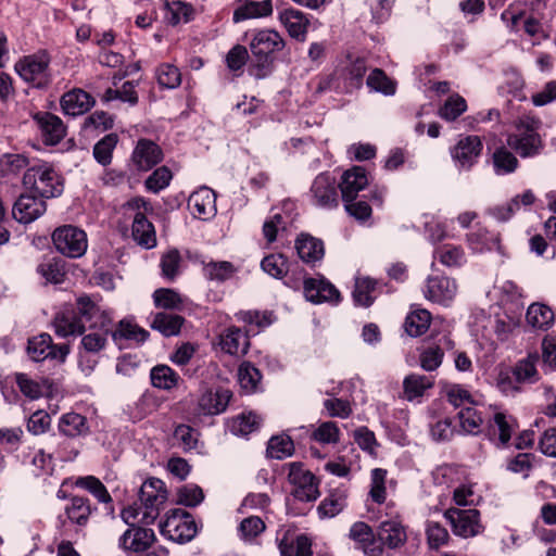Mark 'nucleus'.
<instances>
[{"instance_id": "f257e3e1", "label": "nucleus", "mask_w": 556, "mask_h": 556, "mask_svg": "<svg viewBox=\"0 0 556 556\" xmlns=\"http://www.w3.org/2000/svg\"><path fill=\"white\" fill-rule=\"evenodd\" d=\"M94 318L101 319L103 325L106 320V313L101 311L90 298L80 296L77 299L76 307H64L55 314L52 326L59 337L80 336L85 332L86 325L89 329L98 325V321H92Z\"/></svg>"}, {"instance_id": "f03ea898", "label": "nucleus", "mask_w": 556, "mask_h": 556, "mask_svg": "<svg viewBox=\"0 0 556 556\" xmlns=\"http://www.w3.org/2000/svg\"><path fill=\"white\" fill-rule=\"evenodd\" d=\"M167 500L164 482L157 478L146 480L139 491L140 505L134 504L122 510V518L128 526L151 525L160 515Z\"/></svg>"}, {"instance_id": "7ed1b4c3", "label": "nucleus", "mask_w": 556, "mask_h": 556, "mask_svg": "<svg viewBox=\"0 0 556 556\" xmlns=\"http://www.w3.org/2000/svg\"><path fill=\"white\" fill-rule=\"evenodd\" d=\"M285 46L283 38L274 29H261L252 34L249 48L255 62L256 78H264L269 73L274 54Z\"/></svg>"}, {"instance_id": "20e7f679", "label": "nucleus", "mask_w": 556, "mask_h": 556, "mask_svg": "<svg viewBox=\"0 0 556 556\" xmlns=\"http://www.w3.org/2000/svg\"><path fill=\"white\" fill-rule=\"evenodd\" d=\"M23 184L46 199L59 197L63 192L62 177L48 164L28 168L23 176Z\"/></svg>"}, {"instance_id": "39448f33", "label": "nucleus", "mask_w": 556, "mask_h": 556, "mask_svg": "<svg viewBox=\"0 0 556 556\" xmlns=\"http://www.w3.org/2000/svg\"><path fill=\"white\" fill-rule=\"evenodd\" d=\"M125 207L127 211L135 212L131 225L134 240L146 249L154 248L156 245L155 229L144 214L151 208L150 204L143 198H134L125 204Z\"/></svg>"}, {"instance_id": "423d86ee", "label": "nucleus", "mask_w": 556, "mask_h": 556, "mask_svg": "<svg viewBox=\"0 0 556 556\" xmlns=\"http://www.w3.org/2000/svg\"><path fill=\"white\" fill-rule=\"evenodd\" d=\"M160 531L168 540L184 544L195 536L198 529L189 513L175 508L166 514V519L160 523Z\"/></svg>"}, {"instance_id": "0eeeda50", "label": "nucleus", "mask_w": 556, "mask_h": 556, "mask_svg": "<svg viewBox=\"0 0 556 556\" xmlns=\"http://www.w3.org/2000/svg\"><path fill=\"white\" fill-rule=\"evenodd\" d=\"M50 56L46 51L26 55L15 64L21 78L35 88H45L51 81L49 72Z\"/></svg>"}, {"instance_id": "6e6552de", "label": "nucleus", "mask_w": 556, "mask_h": 556, "mask_svg": "<svg viewBox=\"0 0 556 556\" xmlns=\"http://www.w3.org/2000/svg\"><path fill=\"white\" fill-rule=\"evenodd\" d=\"M52 241L61 254L72 258L83 256L88 247L86 232L73 225L58 227L52 233Z\"/></svg>"}, {"instance_id": "1a4fd4ad", "label": "nucleus", "mask_w": 556, "mask_h": 556, "mask_svg": "<svg viewBox=\"0 0 556 556\" xmlns=\"http://www.w3.org/2000/svg\"><path fill=\"white\" fill-rule=\"evenodd\" d=\"M288 481L294 486L292 494L302 502H312L319 496L316 477L302 463L288 464Z\"/></svg>"}, {"instance_id": "9d476101", "label": "nucleus", "mask_w": 556, "mask_h": 556, "mask_svg": "<svg viewBox=\"0 0 556 556\" xmlns=\"http://www.w3.org/2000/svg\"><path fill=\"white\" fill-rule=\"evenodd\" d=\"M444 517L450 522L454 534L465 539L478 535L483 529L480 522V513L473 508L451 507L445 510Z\"/></svg>"}, {"instance_id": "9b49d317", "label": "nucleus", "mask_w": 556, "mask_h": 556, "mask_svg": "<svg viewBox=\"0 0 556 556\" xmlns=\"http://www.w3.org/2000/svg\"><path fill=\"white\" fill-rule=\"evenodd\" d=\"M311 198L314 205L321 208H334L339 205L336 178L321 173L311 186Z\"/></svg>"}, {"instance_id": "f8f14e48", "label": "nucleus", "mask_w": 556, "mask_h": 556, "mask_svg": "<svg viewBox=\"0 0 556 556\" xmlns=\"http://www.w3.org/2000/svg\"><path fill=\"white\" fill-rule=\"evenodd\" d=\"M45 199L33 194H21L13 205V217L22 224H29L36 220L47 210Z\"/></svg>"}, {"instance_id": "ddd939ff", "label": "nucleus", "mask_w": 556, "mask_h": 556, "mask_svg": "<svg viewBox=\"0 0 556 556\" xmlns=\"http://www.w3.org/2000/svg\"><path fill=\"white\" fill-rule=\"evenodd\" d=\"M163 160L162 149L150 139H139L131 154V161L138 170H149Z\"/></svg>"}, {"instance_id": "4468645a", "label": "nucleus", "mask_w": 556, "mask_h": 556, "mask_svg": "<svg viewBox=\"0 0 556 556\" xmlns=\"http://www.w3.org/2000/svg\"><path fill=\"white\" fill-rule=\"evenodd\" d=\"M232 393L228 389H206L198 401V409L203 415H217L226 410Z\"/></svg>"}, {"instance_id": "2eb2a0df", "label": "nucleus", "mask_w": 556, "mask_h": 556, "mask_svg": "<svg viewBox=\"0 0 556 556\" xmlns=\"http://www.w3.org/2000/svg\"><path fill=\"white\" fill-rule=\"evenodd\" d=\"M155 534L152 529L130 526L119 538V546L128 552L140 553L147 551L154 542Z\"/></svg>"}, {"instance_id": "dca6fc26", "label": "nucleus", "mask_w": 556, "mask_h": 556, "mask_svg": "<svg viewBox=\"0 0 556 556\" xmlns=\"http://www.w3.org/2000/svg\"><path fill=\"white\" fill-rule=\"evenodd\" d=\"M304 295L312 303L339 302L340 292L325 279L307 278L304 280Z\"/></svg>"}, {"instance_id": "f3484780", "label": "nucleus", "mask_w": 556, "mask_h": 556, "mask_svg": "<svg viewBox=\"0 0 556 556\" xmlns=\"http://www.w3.org/2000/svg\"><path fill=\"white\" fill-rule=\"evenodd\" d=\"M215 201V192L208 187H201L190 194L188 207L195 217L207 219L216 212Z\"/></svg>"}, {"instance_id": "a211bd4d", "label": "nucleus", "mask_w": 556, "mask_h": 556, "mask_svg": "<svg viewBox=\"0 0 556 556\" xmlns=\"http://www.w3.org/2000/svg\"><path fill=\"white\" fill-rule=\"evenodd\" d=\"M271 14V0H236V8L233 10L232 21L237 24L251 18L267 17Z\"/></svg>"}, {"instance_id": "6ab92c4d", "label": "nucleus", "mask_w": 556, "mask_h": 556, "mask_svg": "<svg viewBox=\"0 0 556 556\" xmlns=\"http://www.w3.org/2000/svg\"><path fill=\"white\" fill-rule=\"evenodd\" d=\"M456 291L457 286L453 279L445 276H433L427 280L425 295L430 301L446 304L454 299Z\"/></svg>"}, {"instance_id": "aec40b11", "label": "nucleus", "mask_w": 556, "mask_h": 556, "mask_svg": "<svg viewBox=\"0 0 556 556\" xmlns=\"http://www.w3.org/2000/svg\"><path fill=\"white\" fill-rule=\"evenodd\" d=\"M368 185L366 170L363 167L354 166L345 170L342 175L339 188L341 190L342 200L344 202L354 201L359 191L364 190Z\"/></svg>"}, {"instance_id": "412c9836", "label": "nucleus", "mask_w": 556, "mask_h": 556, "mask_svg": "<svg viewBox=\"0 0 556 556\" xmlns=\"http://www.w3.org/2000/svg\"><path fill=\"white\" fill-rule=\"evenodd\" d=\"M43 142L49 146L58 144L65 136V126L62 119L49 112L37 113L35 115Z\"/></svg>"}, {"instance_id": "4be33fe9", "label": "nucleus", "mask_w": 556, "mask_h": 556, "mask_svg": "<svg viewBox=\"0 0 556 556\" xmlns=\"http://www.w3.org/2000/svg\"><path fill=\"white\" fill-rule=\"evenodd\" d=\"M482 151V142L478 136H467L460 139L452 150L453 159L462 166L469 168Z\"/></svg>"}, {"instance_id": "5701e85b", "label": "nucleus", "mask_w": 556, "mask_h": 556, "mask_svg": "<svg viewBox=\"0 0 556 556\" xmlns=\"http://www.w3.org/2000/svg\"><path fill=\"white\" fill-rule=\"evenodd\" d=\"M61 108L64 114L78 116L88 112L94 104V99L83 89H73L61 98Z\"/></svg>"}, {"instance_id": "b1692460", "label": "nucleus", "mask_w": 556, "mask_h": 556, "mask_svg": "<svg viewBox=\"0 0 556 556\" xmlns=\"http://www.w3.org/2000/svg\"><path fill=\"white\" fill-rule=\"evenodd\" d=\"M378 541L389 548H397L407 540L405 527L397 518L382 521L377 530Z\"/></svg>"}, {"instance_id": "393cba45", "label": "nucleus", "mask_w": 556, "mask_h": 556, "mask_svg": "<svg viewBox=\"0 0 556 556\" xmlns=\"http://www.w3.org/2000/svg\"><path fill=\"white\" fill-rule=\"evenodd\" d=\"M219 345L225 353L230 355H244L250 348V341L247 332L239 327L231 326L220 333Z\"/></svg>"}, {"instance_id": "a878e982", "label": "nucleus", "mask_w": 556, "mask_h": 556, "mask_svg": "<svg viewBox=\"0 0 556 556\" xmlns=\"http://www.w3.org/2000/svg\"><path fill=\"white\" fill-rule=\"evenodd\" d=\"M507 143L522 157L536 155L542 147L540 135L532 129H527L519 136H509Z\"/></svg>"}, {"instance_id": "bb28decb", "label": "nucleus", "mask_w": 556, "mask_h": 556, "mask_svg": "<svg viewBox=\"0 0 556 556\" xmlns=\"http://www.w3.org/2000/svg\"><path fill=\"white\" fill-rule=\"evenodd\" d=\"M295 249L300 258L307 264H315L325 254L324 242L311 235L302 233L295 241Z\"/></svg>"}, {"instance_id": "cd10ccee", "label": "nucleus", "mask_w": 556, "mask_h": 556, "mask_svg": "<svg viewBox=\"0 0 556 556\" xmlns=\"http://www.w3.org/2000/svg\"><path fill=\"white\" fill-rule=\"evenodd\" d=\"M279 18L292 38H295L300 41L305 40L309 22L301 11L294 9H286L280 13Z\"/></svg>"}, {"instance_id": "c85d7f7f", "label": "nucleus", "mask_w": 556, "mask_h": 556, "mask_svg": "<svg viewBox=\"0 0 556 556\" xmlns=\"http://www.w3.org/2000/svg\"><path fill=\"white\" fill-rule=\"evenodd\" d=\"M540 361L538 352L529 353L527 357L518 361L513 368V376L517 383H535L540 379L536 364Z\"/></svg>"}, {"instance_id": "c756f323", "label": "nucleus", "mask_w": 556, "mask_h": 556, "mask_svg": "<svg viewBox=\"0 0 556 556\" xmlns=\"http://www.w3.org/2000/svg\"><path fill=\"white\" fill-rule=\"evenodd\" d=\"M279 552L281 556H312V543L305 535H298L295 539L290 538L285 532L279 540Z\"/></svg>"}, {"instance_id": "7c9ffc66", "label": "nucleus", "mask_w": 556, "mask_h": 556, "mask_svg": "<svg viewBox=\"0 0 556 556\" xmlns=\"http://www.w3.org/2000/svg\"><path fill=\"white\" fill-rule=\"evenodd\" d=\"M184 323L185 318L180 315L159 312L153 316L150 327L164 337H174L179 334Z\"/></svg>"}, {"instance_id": "2f4dec72", "label": "nucleus", "mask_w": 556, "mask_h": 556, "mask_svg": "<svg viewBox=\"0 0 556 556\" xmlns=\"http://www.w3.org/2000/svg\"><path fill=\"white\" fill-rule=\"evenodd\" d=\"M92 321H98V325L91 331L81 338V346L88 353H98L104 349L108 341L110 317L106 315V320L102 325L101 319L94 318Z\"/></svg>"}, {"instance_id": "473e14b6", "label": "nucleus", "mask_w": 556, "mask_h": 556, "mask_svg": "<svg viewBox=\"0 0 556 556\" xmlns=\"http://www.w3.org/2000/svg\"><path fill=\"white\" fill-rule=\"evenodd\" d=\"M64 509L67 519L80 527L88 523L92 513L90 501L81 496H72Z\"/></svg>"}, {"instance_id": "72a5a7b5", "label": "nucleus", "mask_w": 556, "mask_h": 556, "mask_svg": "<svg viewBox=\"0 0 556 556\" xmlns=\"http://www.w3.org/2000/svg\"><path fill=\"white\" fill-rule=\"evenodd\" d=\"M535 201V195L531 190H526L522 194L514 197L509 203L502 206H496L492 210L493 215L502 222L510 218L521 205L529 206Z\"/></svg>"}, {"instance_id": "f704fd0d", "label": "nucleus", "mask_w": 556, "mask_h": 556, "mask_svg": "<svg viewBox=\"0 0 556 556\" xmlns=\"http://www.w3.org/2000/svg\"><path fill=\"white\" fill-rule=\"evenodd\" d=\"M52 338L48 333H40L36 337L28 339L27 342V354L34 362H42L46 358H50L53 354Z\"/></svg>"}, {"instance_id": "c9c22d12", "label": "nucleus", "mask_w": 556, "mask_h": 556, "mask_svg": "<svg viewBox=\"0 0 556 556\" xmlns=\"http://www.w3.org/2000/svg\"><path fill=\"white\" fill-rule=\"evenodd\" d=\"M526 318L533 328L546 330L554 323V313L547 305L533 303L528 307Z\"/></svg>"}, {"instance_id": "e433bc0d", "label": "nucleus", "mask_w": 556, "mask_h": 556, "mask_svg": "<svg viewBox=\"0 0 556 556\" xmlns=\"http://www.w3.org/2000/svg\"><path fill=\"white\" fill-rule=\"evenodd\" d=\"M432 379L427 376L408 375L403 381L404 396L408 401L421 397L425 391L432 388Z\"/></svg>"}, {"instance_id": "4c0bfd02", "label": "nucleus", "mask_w": 556, "mask_h": 556, "mask_svg": "<svg viewBox=\"0 0 556 556\" xmlns=\"http://www.w3.org/2000/svg\"><path fill=\"white\" fill-rule=\"evenodd\" d=\"M37 271L51 283H61L66 276V264L60 257H52L38 265Z\"/></svg>"}, {"instance_id": "58836bf2", "label": "nucleus", "mask_w": 556, "mask_h": 556, "mask_svg": "<svg viewBox=\"0 0 556 556\" xmlns=\"http://www.w3.org/2000/svg\"><path fill=\"white\" fill-rule=\"evenodd\" d=\"M166 20L175 26L180 23H188L194 18L195 10L190 3L176 0L166 3Z\"/></svg>"}, {"instance_id": "ea45409f", "label": "nucleus", "mask_w": 556, "mask_h": 556, "mask_svg": "<svg viewBox=\"0 0 556 556\" xmlns=\"http://www.w3.org/2000/svg\"><path fill=\"white\" fill-rule=\"evenodd\" d=\"M152 386L162 390H172L177 387L179 375L167 365H157L151 369Z\"/></svg>"}, {"instance_id": "a19ab883", "label": "nucleus", "mask_w": 556, "mask_h": 556, "mask_svg": "<svg viewBox=\"0 0 556 556\" xmlns=\"http://www.w3.org/2000/svg\"><path fill=\"white\" fill-rule=\"evenodd\" d=\"M59 429L66 437H78L87 433V420L80 414L67 413L61 417Z\"/></svg>"}, {"instance_id": "79ce46f5", "label": "nucleus", "mask_w": 556, "mask_h": 556, "mask_svg": "<svg viewBox=\"0 0 556 556\" xmlns=\"http://www.w3.org/2000/svg\"><path fill=\"white\" fill-rule=\"evenodd\" d=\"M434 257L447 267H459L466 262L463 248L454 244H443L437 248Z\"/></svg>"}, {"instance_id": "37998d69", "label": "nucleus", "mask_w": 556, "mask_h": 556, "mask_svg": "<svg viewBox=\"0 0 556 556\" xmlns=\"http://www.w3.org/2000/svg\"><path fill=\"white\" fill-rule=\"evenodd\" d=\"M15 382L20 391L30 400L41 397L43 389L50 386L48 379H42L41 382H38L24 372L15 374Z\"/></svg>"}, {"instance_id": "c03bdc74", "label": "nucleus", "mask_w": 556, "mask_h": 556, "mask_svg": "<svg viewBox=\"0 0 556 556\" xmlns=\"http://www.w3.org/2000/svg\"><path fill=\"white\" fill-rule=\"evenodd\" d=\"M366 84L369 89L384 96H393L396 91V83L388 77L380 68L371 71L367 77Z\"/></svg>"}, {"instance_id": "a18cd8bd", "label": "nucleus", "mask_w": 556, "mask_h": 556, "mask_svg": "<svg viewBox=\"0 0 556 556\" xmlns=\"http://www.w3.org/2000/svg\"><path fill=\"white\" fill-rule=\"evenodd\" d=\"M431 321L430 313L427 309L412 312L405 319V330L410 337L424 334Z\"/></svg>"}, {"instance_id": "49530a36", "label": "nucleus", "mask_w": 556, "mask_h": 556, "mask_svg": "<svg viewBox=\"0 0 556 556\" xmlns=\"http://www.w3.org/2000/svg\"><path fill=\"white\" fill-rule=\"evenodd\" d=\"M294 452V444L288 435H275L268 441L267 456L275 459H283L291 456Z\"/></svg>"}, {"instance_id": "de8ad7c7", "label": "nucleus", "mask_w": 556, "mask_h": 556, "mask_svg": "<svg viewBox=\"0 0 556 556\" xmlns=\"http://www.w3.org/2000/svg\"><path fill=\"white\" fill-rule=\"evenodd\" d=\"M118 142V136L114 132L105 135L93 147V156L98 163L105 166L112 162L113 151Z\"/></svg>"}, {"instance_id": "09e8293b", "label": "nucleus", "mask_w": 556, "mask_h": 556, "mask_svg": "<svg viewBox=\"0 0 556 556\" xmlns=\"http://www.w3.org/2000/svg\"><path fill=\"white\" fill-rule=\"evenodd\" d=\"M262 269L269 276L281 279L288 270V260L282 254H270L263 258L261 262Z\"/></svg>"}, {"instance_id": "8fccbe9b", "label": "nucleus", "mask_w": 556, "mask_h": 556, "mask_svg": "<svg viewBox=\"0 0 556 556\" xmlns=\"http://www.w3.org/2000/svg\"><path fill=\"white\" fill-rule=\"evenodd\" d=\"M152 296L154 305L164 309H179L184 303L181 295L173 289H156Z\"/></svg>"}, {"instance_id": "3c124183", "label": "nucleus", "mask_w": 556, "mask_h": 556, "mask_svg": "<svg viewBox=\"0 0 556 556\" xmlns=\"http://www.w3.org/2000/svg\"><path fill=\"white\" fill-rule=\"evenodd\" d=\"M376 289V281L368 278H356L353 290V299L356 304L368 307L372 304L371 292Z\"/></svg>"}, {"instance_id": "603ef678", "label": "nucleus", "mask_w": 556, "mask_h": 556, "mask_svg": "<svg viewBox=\"0 0 556 556\" xmlns=\"http://www.w3.org/2000/svg\"><path fill=\"white\" fill-rule=\"evenodd\" d=\"M367 72L364 59L357 58L345 68V86L349 90L359 89L363 86V78Z\"/></svg>"}, {"instance_id": "864d4df0", "label": "nucleus", "mask_w": 556, "mask_h": 556, "mask_svg": "<svg viewBox=\"0 0 556 556\" xmlns=\"http://www.w3.org/2000/svg\"><path fill=\"white\" fill-rule=\"evenodd\" d=\"M76 485L90 492L101 503H110L112 501L105 485L93 476L78 478Z\"/></svg>"}, {"instance_id": "5fc2aeb1", "label": "nucleus", "mask_w": 556, "mask_h": 556, "mask_svg": "<svg viewBox=\"0 0 556 556\" xmlns=\"http://www.w3.org/2000/svg\"><path fill=\"white\" fill-rule=\"evenodd\" d=\"M238 379L242 389L248 392L255 391L262 379L260 370L251 363H242L238 369Z\"/></svg>"}, {"instance_id": "6e6d98bb", "label": "nucleus", "mask_w": 556, "mask_h": 556, "mask_svg": "<svg viewBox=\"0 0 556 556\" xmlns=\"http://www.w3.org/2000/svg\"><path fill=\"white\" fill-rule=\"evenodd\" d=\"M467 110L465 99L458 94L451 96L440 108L439 115L441 118L453 122Z\"/></svg>"}, {"instance_id": "4d7b16f0", "label": "nucleus", "mask_w": 556, "mask_h": 556, "mask_svg": "<svg viewBox=\"0 0 556 556\" xmlns=\"http://www.w3.org/2000/svg\"><path fill=\"white\" fill-rule=\"evenodd\" d=\"M457 416L459 419L460 427L465 432L472 434L479 432L483 420L481 415L472 405L463 407L458 412Z\"/></svg>"}, {"instance_id": "13d9d810", "label": "nucleus", "mask_w": 556, "mask_h": 556, "mask_svg": "<svg viewBox=\"0 0 556 556\" xmlns=\"http://www.w3.org/2000/svg\"><path fill=\"white\" fill-rule=\"evenodd\" d=\"M493 164L496 174H509L518 167V160L507 149L500 148L493 154Z\"/></svg>"}, {"instance_id": "bf43d9fd", "label": "nucleus", "mask_w": 556, "mask_h": 556, "mask_svg": "<svg viewBox=\"0 0 556 556\" xmlns=\"http://www.w3.org/2000/svg\"><path fill=\"white\" fill-rule=\"evenodd\" d=\"M204 271L208 279L223 282L233 276L236 268L232 263L227 261L210 262L205 265Z\"/></svg>"}, {"instance_id": "052dcab7", "label": "nucleus", "mask_w": 556, "mask_h": 556, "mask_svg": "<svg viewBox=\"0 0 556 556\" xmlns=\"http://www.w3.org/2000/svg\"><path fill=\"white\" fill-rule=\"evenodd\" d=\"M112 337L115 341L119 339H128L143 342L148 339L149 332L137 325L122 320L119 321L117 329L112 332Z\"/></svg>"}, {"instance_id": "680f3d73", "label": "nucleus", "mask_w": 556, "mask_h": 556, "mask_svg": "<svg viewBox=\"0 0 556 556\" xmlns=\"http://www.w3.org/2000/svg\"><path fill=\"white\" fill-rule=\"evenodd\" d=\"M156 79L162 88L174 89L181 83L179 70L172 64H161L156 68Z\"/></svg>"}, {"instance_id": "e2e57ef3", "label": "nucleus", "mask_w": 556, "mask_h": 556, "mask_svg": "<svg viewBox=\"0 0 556 556\" xmlns=\"http://www.w3.org/2000/svg\"><path fill=\"white\" fill-rule=\"evenodd\" d=\"M386 469L375 468L371 470V486L369 491V496L375 503L381 504L386 501Z\"/></svg>"}, {"instance_id": "0e129e2a", "label": "nucleus", "mask_w": 556, "mask_h": 556, "mask_svg": "<svg viewBox=\"0 0 556 556\" xmlns=\"http://www.w3.org/2000/svg\"><path fill=\"white\" fill-rule=\"evenodd\" d=\"M172 178V172L166 166H161L146 179L144 186L149 191L157 193L169 185Z\"/></svg>"}, {"instance_id": "69168bd1", "label": "nucleus", "mask_w": 556, "mask_h": 556, "mask_svg": "<svg viewBox=\"0 0 556 556\" xmlns=\"http://www.w3.org/2000/svg\"><path fill=\"white\" fill-rule=\"evenodd\" d=\"M345 506V495L331 493L318 506V513L321 517H334Z\"/></svg>"}, {"instance_id": "338daca9", "label": "nucleus", "mask_w": 556, "mask_h": 556, "mask_svg": "<svg viewBox=\"0 0 556 556\" xmlns=\"http://www.w3.org/2000/svg\"><path fill=\"white\" fill-rule=\"evenodd\" d=\"M260 421L255 414H242L232 420L230 430L236 435H247L258 428Z\"/></svg>"}, {"instance_id": "774afa93", "label": "nucleus", "mask_w": 556, "mask_h": 556, "mask_svg": "<svg viewBox=\"0 0 556 556\" xmlns=\"http://www.w3.org/2000/svg\"><path fill=\"white\" fill-rule=\"evenodd\" d=\"M443 356L444 352L440 345H430L420 353V366L426 371L435 370L442 364Z\"/></svg>"}]
</instances>
